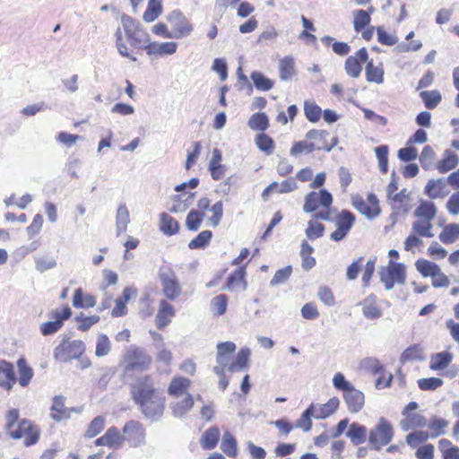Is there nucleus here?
Returning <instances> with one entry per match:
<instances>
[{
	"mask_svg": "<svg viewBox=\"0 0 459 459\" xmlns=\"http://www.w3.org/2000/svg\"><path fill=\"white\" fill-rule=\"evenodd\" d=\"M394 434V430L391 422L381 417L377 425L368 432V443L371 449L380 451L383 446L392 441Z\"/></svg>",
	"mask_w": 459,
	"mask_h": 459,
	"instance_id": "obj_1",
	"label": "nucleus"
},
{
	"mask_svg": "<svg viewBox=\"0 0 459 459\" xmlns=\"http://www.w3.org/2000/svg\"><path fill=\"white\" fill-rule=\"evenodd\" d=\"M121 23L126 39L132 47L143 48L144 45L150 41L149 34L143 30L140 23L132 17L123 14L121 16Z\"/></svg>",
	"mask_w": 459,
	"mask_h": 459,
	"instance_id": "obj_2",
	"label": "nucleus"
},
{
	"mask_svg": "<svg viewBox=\"0 0 459 459\" xmlns=\"http://www.w3.org/2000/svg\"><path fill=\"white\" fill-rule=\"evenodd\" d=\"M85 351V344L82 341L64 338L61 343L54 350V358L61 362H69L72 359H79Z\"/></svg>",
	"mask_w": 459,
	"mask_h": 459,
	"instance_id": "obj_3",
	"label": "nucleus"
},
{
	"mask_svg": "<svg viewBox=\"0 0 459 459\" xmlns=\"http://www.w3.org/2000/svg\"><path fill=\"white\" fill-rule=\"evenodd\" d=\"M379 277L386 290H393L395 282L403 285L406 281L404 265L390 261L388 267H381Z\"/></svg>",
	"mask_w": 459,
	"mask_h": 459,
	"instance_id": "obj_4",
	"label": "nucleus"
},
{
	"mask_svg": "<svg viewBox=\"0 0 459 459\" xmlns=\"http://www.w3.org/2000/svg\"><path fill=\"white\" fill-rule=\"evenodd\" d=\"M126 373L131 371H144L147 370L152 363V358L147 352L140 348H130L126 353Z\"/></svg>",
	"mask_w": 459,
	"mask_h": 459,
	"instance_id": "obj_5",
	"label": "nucleus"
},
{
	"mask_svg": "<svg viewBox=\"0 0 459 459\" xmlns=\"http://www.w3.org/2000/svg\"><path fill=\"white\" fill-rule=\"evenodd\" d=\"M141 412L152 420L160 419L164 411L165 403L160 392L136 403Z\"/></svg>",
	"mask_w": 459,
	"mask_h": 459,
	"instance_id": "obj_6",
	"label": "nucleus"
},
{
	"mask_svg": "<svg viewBox=\"0 0 459 459\" xmlns=\"http://www.w3.org/2000/svg\"><path fill=\"white\" fill-rule=\"evenodd\" d=\"M332 203V194L326 189H321L318 192L313 191L305 196L303 211L306 213H312L316 212L320 207L324 209H330Z\"/></svg>",
	"mask_w": 459,
	"mask_h": 459,
	"instance_id": "obj_7",
	"label": "nucleus"
},
{
	"mask_svg": "<svg viewBox=\"0 0 459 459\" xmlns=\"http://www.w3.org/2000/svg\"><path fill=\"white\" fill-rule=\"evenodd\" d=\"M159 277L165 297L169 300L177 299L181 295L182 290L176 273L170 268H161Z\"/></svg>",
	"mask_w": 459,
	"mask_h": 459,
	"instance_id": "obj_8",
	"label": "nucleus"
},
{
	"mask_svg": "<svg viewBox=\"0 0 459 459\" xmlns=\"http://www.w3.org/2000/svg\"><path fill=\"white\" fill-rule=\"evenodd\" d=\"M336 230L331 233L330 238L333 241L342 240L351 230L355 222V215L348 210H342L333 221Z\"/></svg>",
	"mask_w": 459,
	"mask_h": 459,
	"instance_id": "obj_9",
	"label": "nucleus"
},
{
	"mask_svg": "<svg viewBox=\"0 0 459 459\" xmlns=\"http://www.w3.org/2000/svg\"><path fill=\"white\" fill-rule=\"evenodd\" d=\"M157 393L159 391L154 387L153 380L149 375L138 377L131 388L132 398L135 403Z\"/></svg>",
	"mask_w": 459,
	"mask_h": 459,
	"instance_id": "obj_10",
	"label": "nucleus"
},
{
	"mask_svg": "<svg viewBox=\"0 0 459 459\" xmlns=\"http://www.w3.org/2000/svg\"><path fill=\"white\" fill-rule=\"evenodd\" d=\"M8 433L13 439H20L22 437H25L24 443L26 446L36 444L39 437V430L34 429L32 422L26 419L20 420L15 428Z\"/></svg>",
	"mask_w": 459,
	"mask_h": 459,
	"instance_id": "obj_11",
	"label": "nucleus"
},
{
	"mask_svg": "<svg viewBox=\"0 0 459 459\" xmlns=\"http://www.w3.org/2000/svg\"><path fill=\"white\" fill-rule=\"evenodd\" d=\"M124 442L127 441L131 446L137 447L144 444L145 429L137 420L127 421L123 428Z\"/></svg>",
	"mask_w": 459,
	"mask_h": 459,
	"instance_id": "obj_12",
	"label": "nucleus"
},
{
	"mask_svg": "<svg viewBox=\"0 0 459 459\" xmlns=\"http://www.w3.org/2000/svg\"><path fill=\"white\" fill-rule=\"evenodd\" d=\"M168 21L174 29V39H182L189 36L194 28L186 17L179 11L174 10L168 15Z\"/></svg>",
	"mask_w": 459,
	"mask_h": 459,
	"instance_id": "obj_13",
	"label": "nucleus"
},
{
	"mask_svg": "<svg viewBox=\"0 0 459 459\" xmlns=\"http://www.w3.org/2000/svg\"><path fill=\"white\" fill-rule=\"evenodd\" d=\"M368 58V51L365 48H361L356 53V56H349L344 64V69L348 75L352 78H358L362 71L360 62H367Z\"/></svg>",
	"mask_w": 459,
	"mask_h": 459,
	"instance_id": "obj_14",
	"label": "nucleus"
},
{
	"mask_svg": "<svg viewBox=\"0 0 459 459\" xmlns=\"http://www.w3.org/2000/svg\"><path fill=\"white\" fill-rule=\"evenodd\" d=\"M50 410V417L56 422L70 419L71 412L76 411L74 408H68L65 406V397L62 395H56L53 398Z\"/></svg>",
	"mask_w": 459,
	"mask_h": 459,
	"instance_id": "obj_15",
	"label": "nucleus"
},
{
	"mask_svg": "<svg viewBox=\"0 0 459 459\" xmlns=\"http://www.w3.org/2000/svg\"><path fill=\"white\" fill-rule=\"evenodd\" d=\"M343 399L347 404L349 411L351 413L359 412L363 408L365 403L364 394L355 387H352L344 393Z\"/></svg>",
	"mask_w": 459,
	"mask_h": 459,
	"instance_id": "obj_16",
	"label": "nucleus"
},
{
	"mask_svg": "<svg viewBox=\"0 0 459 459\" xmlns=\"http://www.w3.org/2000/svg\"><path fill=\"white\" fill-rule=\"evenodd\" d=\"M178 48V44L176 42H148L144 45L143 49L146 51L147 55L152 56H164V55H173L176 53Z\"/></svg>",
	"mask_w": 459,
	"mask_h": 459,
	"instance_id": "obj_17",
	"label": "nucleus"
},
{
	"mask_svg": "<svg viewBox=\"0 0 459 459\" xmlns=\"http://www.w3.org/2000/svg\"><path fill=\"white\" fill-rule=\"evenodd\" d=\"M16 383L13 367L5 360L0 361V386L9 391Z\"/></svg>",
	"mask_w": 459,
	"mask_h": 459,
	"instance_id": "obj_18",
	"label": "nucleus"
},
{
	"mask_svg": "<svg viewBox=\"0 0 459 459\" xmlns=\"http://www.w3.org/2000/svg\"><path fill=\"white\" fill-rule=\"evenodd\" d=\"M446 187V182L444 178L429 179L424 192L430 199L442 198L447 195Z\"/></svg>",
	"mask_w": 459,
	"mask_h": 459,
	"instance_id": "obj_19",
	"label": "nucleus"
},
{
	"mask_svg": "<svg viewBox=\"0 0 459 459\" xmlns=\"http://www.w3.org/2000/svg\"><path fill=\"white\" fill-rule=\"evenodd\" d=\"M339 404L340 401L337 397L331 398L325 404H314V418L320 420L329 417L338 409Z\"/></svg>",
	"mask_w": 459,
	"mask_h": 459,
	"instance_id": "obj_20",
	"label": "nucleus"
},
{
	"mask_svg": "<svg viewBox=\"0 0 459 459\" xmlns=\"http://www.w3.org/2000/svg\"><path fill=\"white\" fill-rule=\"evenodd\" d=\"M174 307L172 305L162 299L160 302V307L156 315V325L159 329L164 328L170 322L169 318L174 316Z\"/></svg>",
	"mask_w": 459,
	"mask_h": 459,
	"instance_id": "obj_21",
	"label": "nucleus"
},
{
	"mask_svg": "<svg viewBox=\"0 0 459 459\" xmlns=\"http://www.w3.org/2000/svg\"><path fill=\"white\" fill-rule=\"evenodd\" d=\"M346 436L354 446H359L367 440V436L368 437V434L365 426L353 422L350 425V428L346 432Z\"/></svg>",
	"mask_w": 459,
	"mask_h": 459,
	"instance_id": "obj_22",
	"label": "nucleus"
},
{
	"mask_svg": "<svg viewBox=\"0 0 459 459\" xmlns=\"http://www.w3.org/2000/svg\"><path fill=\"white\" fill-rule=\"evenodd\" d=\"M194 406V399L192 394H186V397L181 401H177L170 404L173 415L178 418L184 417Z\"/></svg>",
	"mask_w": 459,
	"mask_h": 459,
	"instance_id": "obj_23",
	"label": "nucleus"
},
{
	"mask_svg": "<svg viewBox=\"0 0 459 459\" xmlns=\"http://www.w3.org/2000/svg\"><path fill=\"white\" fill-rule=\"evenodd\" d=\"M436 215V205L430 201H420V205L414 211V216L421 220L432 221Z\"/></svg>",
	"mask_w": 459,
	"mask_h": 459,
	"instance_id": "obj_24",
	"label": "nucleus"
},
{
	"mask_svg": "<svg viewBox=\"0 0 459 459\" xmlns=\"http://www.w3.org/2000/svg\"><path fill=\"white\" fill-rule=\"evenodd\" d=\"M459 162L458 156L451 150H446L444 158L437 164V169L439 173H446L455 169Z\"/></svg>",
	"mask_w": 459,
	"mask_h": 459,
	"instance_id": "obj_25",
	"label": "nucleus"
},
{
	"mask_svg": "<svg viewBox=\"0 0 459 459\" xmlns=\"http://www.w3.org/2000/svg\"><path fill=\"white\" fill-rule=\"evenodd\" d=\"M425 359L423 350L420 345L413 344L405 349L400 356V362L405 364L407 362Z\"/></svg>",
	"mask_w": 459,
	"mask_h": 459,
	"instance_id": "obj_26",
	"label": "nucleus"
},
{
	"mask_svg": "<svg viewBox=\"0 0 459 459\" xmlns=\"http://www.w3.org/2000/svg\"><path fill=\"white\" fill-rule=\"evenodd\" d=\"M106 439V446L110 449L117 450L124 444V437L116 427H110L104 434Z\"/></svg>",
	"mask_w": 459,
	"mask_h": 459,
	"instance_id": "obj_27",
	"label": "nucleus"
},
{
	"mask_svg": "<svg viewBox=\"0 0 459 459\" xmlns=\"http://www.w3.org/2000/svg\"><path fill=\"white\" fill-rule=\"evenodd\" d=\"M190 384L191 381L188 378L183 377H174L169 386V394L179 397L186 392Z\"/></svg>",
	"mask_w": 459,
	"mask_h": 459,
	"instance_id": "obj_28",
	"label": "nucleus"
},
{
	"mask_svg": "<svg viewBox=\"0 0 459 459\" xmlns=\"http://www.w3.org/2000/svg\"><path fill=\"white\" fill-rule=\"evenodd\" d=\"M220 438V430L217 427L213 426L209 428L201 437V446L204 449H212L214 448Z\"/></svg>",
	"mask_w": 459,
	"mask_h": 459,
	"instance_id": "obj_29",
	"label": "nucleus"
},
{
	"mask_svg": "<svg viewBox=\"0 0 459 459\" xmlns=\"http://www.w3.org/2000/svg\"><path fill=\"white\" fill-rule=\"evenodd\" d=\"M279 73L282 81H289L295 75V61L292 56H285L280 60Z\"/></svg>",
	"mask_w": 459,
	"mask_h": 459,
	"instance_id": "obj_30",
	"label": "nucleus"
},
{
	"mask_svg": "<svg viewBox=\"0 0 459 459\" xmlns=\"http://www.w3.org/2000/svg\"><path fill=\"white\" fill-rule=\"evenodd\" d=\"M453 355L448 351L438 352L431 356L429 368L432 370H442L452 361Z\"/></svg>",
	"mask_w": 459,
	"mask_h": 459,
	"instance_id": "obj_31",
	"label": "nucleus"
},
{
	"mask_svg": "<svg viewBox=\"0 0 459 459\" xmlns=\"http://www.w3.org/2000/svg\"><path fill=\"white\" fill-rule=\"evenodd\" d=\"M448 420L434 416L428 422V428L430 431V437L436 438L441 435L446 434V429L448 427Z\"/></svg>",
	"mask_w": 459,
	"mask_h": 459,
	"instance_id": "obj_32",
	"label": "nucleus"
},
{
	"mask_svg": "<svg viewBox=\"0 0 459 459\" xmlns=\"http://www.w3.org/2000/svg\"><path fill=\"white\" fill-rule=\"evenodd\" d=\"M129 222L130 217L127 207L125 204H121L117 208L116 215L117 234L120 235L126 232Z\"/></svg>",
	"mask_w": 459,
	"mask_h": 459,
	"instance_id": "obj_33",
	"label": "nucleus"
},
{
	"mask_svg": "<svg viewBox=\"0 0 459 459\" xmlns=\"http://www.w3.org/2000/svg\"><path fill=\"white\" fill-rule=\"evenodd\" d=\"M384 69L382 65H374L372 60L366 65V80L369 82L380 84L384 82Z\"/></svg>",
	"mask_w": 459,
	"mask_h": 459,
	"instance_id": "obj_34",
	"label": "nucleus"
},
{
	"mask_svg": "<svg viewBox=\"0 0 459 459\" xmlns=\"http://www.w3.org/2000/svg\"><path fill=\"white\" fill-rule=\"evenodd\" d=\"M160 218V230L168 236L176 234L179 230L178 222L170 215L162 212Z\"/></svg>",
	"mask_w": 459,
	"mask_h": 459,
	"instance_id": "obj_35",
	"label": "nucleus"
},
{
	"mask_svg": "<svg viewBox=\"0 0 459 459\" xmlns=\"http://www.w3.org/2000/svg\"><path fill=\"white\" fill-rule=\"evenodd\" d=\"M415 266L419 273L422 274L424 277H435L437 274H438L440 268L437 264L428 261L426 259H419L415 263Z\"/></svg>",
	"mask_w": 459,
	"mask_h": 459,
	"instance_id": "obj_36",
	"label": "nucleus"
},
{
	"mask_svg": "<svg viewBox=\"0 0 459 459\" xmlns=\"http://www.w3.org/2000/svg\"><path fill=\"white\" fill-rule=\"evenodd\" d=\"M18 369H19V384L25 387L27 386L32 377H33V369L28 366L26 360L23 358H21L17 362Z\"/></svg>",
	"mask_w": 459,
	"mask_h": 459,
	"instance_id": "obj_37",
	"label": "nucleus"
},
{
	"mask_svg": "<svg viewBox=\"0 0 459 459\" xmlns=\"http://www.w3.org/2000/svg\"><path fill=\"white\" fill-rule=\"evenodd\" d=\"M221 449L230 457L237 456V440L229 431H225L222 437Z\"/></svg>",
	"mask_w": 459,
	"mask_h": 459,
	"instance_id": "obj_38",
	"label": "nucleus"
},
{
	"mask_svg": "<svg viewBox=\"0 0 459 459\" xmlns=\"http://www.w3.org/2000/svg\"><path fill=\"white\" fill-rule=\"evenodd\" d=\"M246 275V271L244 268H239L236 270L232 274H230L227 280L226 285L222 288V290H231L236 288L239 283H243L242 290H246L247 283L244 280Z\"/></svg>",
	"mask_w": 459,
	"mask_h": 459,
	"instance_id": "obj_39",
	"label": "nucleus"
},
{
	"mask_svg": "<svg viewBox=\"0 0 459 459\" xmlns=\"http://www.w3.org/2000/svg\"><path fill=\"white\" fill-rule=\"evenodd\" d=\"M250 78L258 91H267L271 90L273 85L274 82L267 77H265L262 73L254 71Z\"/></svg>",
	"mask_w": 459,
	"mask_h": 459,
	"instance_id": "obj_40",
	"label": "nucleus"
},
{
	"mask_svg": "<svg viewBox=\"0 0 459 459\" xmlns=\"http://www.w3.org/2000/svg\"><path fill=\"white\" fill-rule=\"evenodd\" d=\"M360 368L373 375L384 374L385 368L380 361L374 357H368L361 360Z\"/></svg>",
	"mask_w": 459,
	"mask_h": 459,
	"instance_id": "obj_41",
	"label": "nucleus"
},
{
	"mask_svg": "<svg viewBox=\"0 0 459 459\" xmlns=\"http://www.w3.org/2000/svg\"><path fill=\"white\" fill-rule=\"evenodd\" d=\"M249 355H250L249 349H247V348L241 349L238 351L235 361L232 362L229 366V368H228L229 371L236 372V371H239V370L247 368Z\"/></svg>",
	"mask_w": 459,
	"mask_h": 459,
	"instance_id": "obj_42",
	"label": "nucleus"
},
{
	"mask_svg": "<svg viewBox=\"0 0 459 459\" xmlns=\"http://www.w3.org/2000/svg\"><path fill=\"white\" fill-rule=\"evenodd\" d=\"M457 238H459V224H449L439 234V239L444 244L454 243Z\"/></svg>",
	"mask_w": 459,
	"mask_h": 459,
	"instance_id": "obj_43",
	"label": "nucleus"
},
{
	"mask_svg": "<svg viewBox=\"0 0 459 459\" xmlns=\"http://www.w3.org/2000/svg\"><path fill=\"white\" fill-rule=\"evenodd\" d=\"M248 126L253 130L265 131L269 127V119L265 113H255L248 120Z\"/></svg>",
	"mask_w": 459,
	"mask_h": 459,
	"instance_id": "obj_44",
	"label": "nucleus"
},
{
	"mask_svg": "<svg viewBox=\"0 0 459 459\" xmlns=\"http://www.w3.org/2000/svg\"><path fill=\"white\" fill-rule=\"evenodd\" d=\"M420 96L429 109L435 108L442 100L441 93L437 90L423 91Z\"/></svg>",
	"mask_w": 459,
	"mask_h": 459,
	"instance_id": "obj_45",
	"label": "nucleus"
},
{
	"mask_svg": "<svg viewBox=\"0 0 459 459\" xmlns=\"http://www.w3.org/2000/svg\"><path fill=\"white\" fill-rule=\"evenodd\" d=\"M432 228L433 225L429 220L419 219L412 223L413 232L424 238H431L434 236L431 232Z\"/></svg>",
	"mask_w": 459,
	"mask_h": 459,
	"instance_id": "obj_46",
	"label": "nucleus"
},
{
	"mask_svg": "<svg viewBox=\"0 0 459 459\" xmlns=\"http://www.w3.org/2000/svg\"><path fill=\"white\" fill-rule=\"evenodd\" d=\"M314 403H311L301 414L300 418L296 421L295 427L303 429L307 432L312 428L311 417H314L313 413Z\"/></svg>",
	"mask_w": 459,
	"mask_h": 459,
	"instance_id": "obj_47",
	"label": "nucleus"
},
{
	"mask_svg": "<svg viewBox=\"0 0 459 459\" xmlns=\"http://www.w3.org/2000/svg\"><path fill=\"white\" fill-rule=\"evenodd\" d=\"M106 419L104 416H97L95 417L88 426V429L85 432V437L88 438H92L99 435L105 428Z\"/></svg>",
	"mask_w": 459,
	"mask_h": 459,
	"instance_id": "obj_48",
	"label": "nucleus"
},
{
	"mask_svg": "<svg viewBox=\"0 0 459 459\" xmlns=\"http://www.w3.org/2000/svg\"><path fill=\"white\" fill-rule=\"evenodd\" d=\"M162 11L160 0H150L146 11L143 13V18L145 22H153Z\"/></svg>",
	"mask_w": 459,
	"mask_h": 459,
	"instance_id": "obj_49",
	"label": "nucleus"
},
{
	"mask_svg": "<svg viewBox=\"0 0 459 459\" xmlns=\"http://www.w3.org/2000/svg\"><path fill=\"white\" fill-rule=\"evenodd\" d=\"M194 196V193H191L188 196H186L185 195H176L174 197L175 203L169 211L171 212H180L186 211L190 206Z\"/></svg>",
	"mask_w": 459,
	"mask_h": 459,
	"instance_id": "obj_50",
	"label": "nucleus"
},
{
	"mask_svg": "<svg viewBox=\"0 0 459 459\" xmlns=\"http://www.w3.org/2000/svg\"><path fill=\"white\" fill-rule=\"evenodd\" d=\"M304 113L308 121L316 123L321 117L322 109L315 102L306 100L304 103Z\"/></svg>",
	"mask_w": 459,
	"mask_h": 459,
	"instance_id": "obj_51",
	"label": "nucleus"
},
{
	"mask_svg": "<svg viewBox=\"0 0 459 459\" xmlns=\"http://www.w3.org/2000/svg\"><path fill=\"white\" fill-rule=\"evenodd\" d=\"M205 216L204 212H198L196 210H191L186 219V226L189 230L196 231L204 218Z\"/></svg>",
	"mask_w": 459,
	"mask_h": 459,
	"instance_id": "obj_52",
	"label": "nucleus"
},
{
	"mask_svg": "<svg viewBox=\"0 0 459 459\" xmlns=\"http://www.w3.org/2000/svg\"><path fill=\"white\" fill-rule=\"evenodd\" d=\"M436 157V153L433 150V148L429 145L424 146V148L421 151V153L419 157L420 163L423 169L428 170L429 169L434 162Z\"/></svg>",
	"mask_w": 459,
	"mask_h": 459,
	"instance_id": "obj_53",
	"label": "nucleus"
},
{
	"mask_svg": "<svg viewBox=\"0 0 459 459\" xmlns=\"http://www.w3.org/2000/svg\"><path fill=\"white\" fill-rule=\"evenodd\" d=\"M212 237V232L211 230H204L189 242L188 247L190 249L204 248L209 244Z\"/></svg>",
	"mask_w": 459,
	"mask_h": 459,
	"instance_id": "obj_54",
	"label": "nucleus"
},
{
	"mask_svg": "<svg viewBox=\"0 0 459 459\" xmlns=\"http://www.w3.org/2000/svg\"><path fill=\"white\" fill-rule=\"evenodd\" d=\"M255 144L262 152L268 155L273 153L274 150L273 140L269 135L263 133L256 135Z\"/></svg>",
	"mask_w": 459,
	"mask_h": 459,
	"instance_id": "obj_55",
	"label": "nucleus"
},
{
	"mask_svg": "<svg viewBox=\"0 0 459 459\" xmlns=\"http://www.w3.org/2000/svg\"><path fill=\"white\" fill-rule=\"evenodd\" d=\"M370 15L365 10H357L354 12L353 26L357 32L362 30L370 22Z\"/></svg>",
	"mask_w": 459,
	"mask_h": 459,
	"instance_id": "obj_56",
	"label": "nucleus"
},
{
	"mask_svg": "<svg viewBox=\"0 0 459 459\" xmlns=\"http://www.w3.org/2000/svg\"><path fill=\"white\" fill-rule=\"evenodd\" d=\"M316 146L317 144H316L315 143H308L307 141H299V142H297L295 143L290 151V154L291 156H297L300 153H310L312 152H314L315 150H316Z\"/></svg>",
	"mask_w": 459,
	"mask_h": 459,
	"instance_id": "obj_57",
	"label": "nucleus"
},
{
	"mask_svg": "<svg viewBox=\"0 0 459 459\" xmlns=\"http://www.w3.org/2000/svg\"><path fill=\"white\" fill-rule=\"evenodd\" d=\"M325 226L322 223L309 221L306 229V236L310 240H315L324 235Z\"/></svg>",
	"mask_w": 459,
	"mask_h": 459,
	"instance_id": "obj_58",
	"label": "nucleus"
},
{
	"mask_svg": "<svg viewBox=\"0 0 459 459\" xmlns=\"http://www.w3.org/2000/svg\"><path fill=\"white\" fill-rule=\"evenodd\" d=\"M376 156L378 160V167L382 173H386L388 169V147L380 145L375 149Z\"/></svg>",
	"mask_w": 459,
	"mask_h": 459,
	"instance_id": "obj_59",
	"label": "nucleus"
},
{
	"mask_svg": "<svg viewBox=\"0 0 459 459\" xmlns=\"http://www.w3.org/2000/svg\"><path fill=\"white\" fill-rule=\"evenodd\" d=\"M111 348L110 341L106 334H100L96 343L95 354L97 357L106 356Z\"/></svg>",
	"mask_w": 459,
	"mask_h": 459,
	"instance_id": "obj_60",
	"label": "nucleus"
},
{
	"mask_svg": "<svg viewBox=\"0 0 459 459\" xmlns=\"http://www.w3.org/2000/svg\"><path fill=\"white\" fill-rule=\"evenodd\" d=\"M430 436L425 431H415L406 436V443L411 447H417L420 444L424 443Z\"/></svg>",
	"mask_w": 459,
	"mask_h": 459,
	"instance_id": "obj_61",
	"label": "nucleus"
},
{
	"mask_svg": "<svg viewBox=\"0 0 459 459\" xmlns=\"http://www.w3.org/2000/svg\"><path fill=\"white\" fill-rule=\"evenodd\" d=\"M443 379L439 377L420 378L418 380V385L421 390H436L443 385Z\"/></svg>",
	"mask_w": 459,
	"mask_h": 459,
	"instance_id": "obj_62",
	"label": "nucleus"
},
{
	"mask_svg": "<svg viewBox=\"0 0 459 459\" xmlns=\"http://www.w3.org/2000/svg\"><path fill=\"white\" fill-rule=\"evenodd\" d=\"M362 312L368 319L379 318L382 316L380 308L373 301H369L368 299L365 300Z\"/></svg>",
	"mask_w": 459,
	"mask_h": 459,
	"instance_id": "obj_63",
	"label": "nucleus"
},
{
	"mask_svg": "<svg viewBox=\"0 0 459 459\" xmlns=\"http://www.w3.org/2000/svg\"><path fill=\"white\" fill-rule=\"evenodd\" d=\"M228 299L226 295L221 294L214 297L211 301L212 308L218 316H222L227 310Z\"/></svg>",
	"mask_w": 459,
	"mask_h": 459,
	"instance_id": "obj_64",
	"label": "nucleus"
}]
</instances>
